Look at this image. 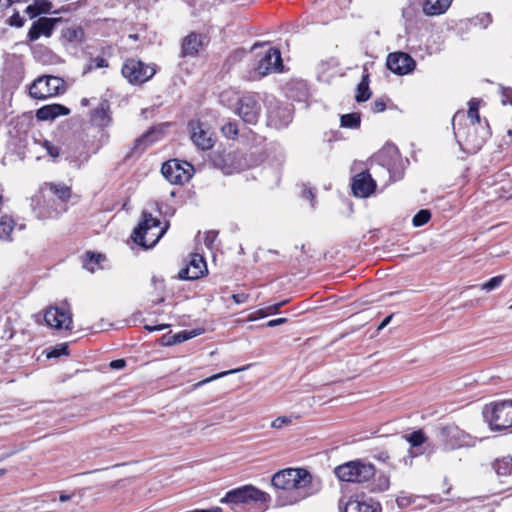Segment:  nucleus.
Listing matches in <instances>:
<instances>
[{
    "label": "nucleus",
    "instance_id": "obj_1",
    "mask_svg": "<svg viewBox=\"0 0 512 512\" xmlns=\"http://www.w3.org/2000/svg\"><path fill=\"white\" fill-rule=\"evenodd\" d=\"M464 121H466L464 111H457L452 119L455 137L463 150L468 153H476L489 136V126L486 121L485 123L463 124Z\"/></svg>",
    "mask_w": 512,
    "mask_h": 512
},
{
    "label": "nucleus",
    "instance_id": "obj_2",
    "mask_svg": "<svg viewBox=\"0 0 512 512\" xmlns=\"http://www.w3.org/2000/svg\"><path fill=\"white\" fill-rule=\"evenodd\" d=\"M168 229V223L163 224L160 218L144 210L138 226L133 230L131 239L145 249L154 247Z\"/></svg>",
    "mask_w": 512,
    "mask_h": 512
},
{
    "label": "nucleus",
    "instance_id": "obj_3",
    "mask_svg": "<svg viewBox=\"0 0 512 512\" xmlns=\"http://www.w3.org/2000/svg\"><path fill=\"white\" fill-rule=\"evenodd\" d=\"M483 417L492 431L512 430V399L496 400L486 404Z\"/></svg>",
    "mask_w": 512,
    "mask_h": 512
},
{
    "label": "nucleus",
    "instance_id": "obj_4",
    "mask_svg": "<svg viewBox=\"0 0 512 512\" xmlns=\"http://www.w3.org/2000/svg\"><path fill=\"white\" fill-rule=\"evenodd\" d=\"M333 472L341 482L363 484L375 476L376 468L370 462L355 459L336 466Z\"/></svg>",
    "mask_w": 512,
    "mask_h": 512
},
{
    "label": "nucleus",
    "instance_id": "obj_5",
    "mask_svg": "<svg viewBox=\"0 0 512 512\" xmlns=\"http://www.w3.org/2000/svg\"><path fill=\"white\" fill-rule=\"evenodd\" d=\"M45 189L49 190L56 199H50L47 204L40 206L39 215L42 218H58L67 211V203L72 196V189L64 183L55 184L52 182H45L41 191Z\"/></svg>",
    "mask_w": 512,
    "mask_h": 512
},
{
    "label": "nucleus",
    "instance_id": "obj_6",
    "mask_svg": "<svg viewBox=\"0 0 512 512\" xmlns=\"http://www.w3.org/2000/svg\"><path fill=\"white\" fill-rule=\"evenodd\" d=\"M271 483L277 489L299 491L312 484V475L304 468H286L276 472Z\"/></svg>",
    "mask_w": 512,
    "mask_h": 512
},
{
    "label": "nucleus",
    "instance_id": "obj_7",
    "mask_svg": "<svg viewBox=\"0 0 512 512\" xmlns=\"http://www.w3.org/2000/svg\"><path fill=\"white\" fill-rule=\"evenodd\" d=\"M121 74L129 84L139 86L148 82L156 74V66L131 57L124 60Z\"/></svg>",
    "mask_w": 512,
    "mask_h": 512
},
{
    "label": "nucleus",
    "instance_id": "obj_8",
    "mask_svg": "<svg viewBox=\"0 0 512 512\" xmlns=\"http://www.w3.org/2000/svg\"><path fill=\"white\" fill-rule=\"evenodd\" d=\"M187 131L191 142L198 150L208 151L214 147L216 137L208 122L192 118L187 122Z\"/></svg>",
    "mask_w": 512,
    "mask_h": 512
},
{
    "label": "nucleus",
    "instance_id": "obj_9",
    "mask_svg": "<svg viewBox=\"0 0 512 512\" xmlns=\"http://www.w3.org/2000/svg\"><path fill=\"white\" fill-rule=\"evenodd\" d=\"M65 81L56 76L44 75L35 79L29 86V95L33 99L46 100L63 93Z\"/></svg>",
    "mask_w": 512,
    "mask_h": 512
},
{
    "label": "nucleus",
    "instance_id": "obj_10",
    "mask_svg": "<svg viewBox=\"0 0 512 512\" xmlns=\"http://www.w3.org/2000/svg\"><path fill=\"white\" fill-rule=\"evenodd\" d=\"M193 166L178 159H170L162 164L161 173L170 183L183 185L188 182L193 175Z\"/></svg>",
    "mask_w": 512,
    "mask_h": 512
},
{
    "label": "nucleus",
    "instance_id": "obj_11",
    "mask_svg": "<svg viewBox=\"0 0 512 512\" xmlns=\"http://www.w3.org/2000/svg\"><path fill=\"white\" fill-rule=\"evenodd\" d=\"M401 154L398 148L393 144L384 145L372 158L373 163L385 168L389 173V179H395L401 166Z\"/></svg>",
    "mask_w": 512,
    "mask_h": 512
},
{
    "label": "nucleus",
    "instance_id": "obj_12",
    "mask_svg": "<svg viewBox=\"0 0 512 512\" xmlns=\"http://www.w3.org/2000/svg\"><path fill=\"white\" fill-rule=\"evenodd\" d=\"M261 110L259 95L257 93H247L237 102L236 113L246 124H257Z\"/></svg>",
    "mask_w": 512,
    "mask_h": 512
},
{
    "label": "nucleus",
    "instance_id": "obj_13",
    "mask_svg": "<svg viewBox=\"0 0 512 512\" xmlns=\"http://www.w3.org/2000/svg\"><path fill=\"white\" fill-rule=\"evenodd\" d=\"M267 494L251 485L235 488L226 493L221 503L245 504L251 501L264 502Z\"/></svg>",
    "mask_w": 512,
    "mask_h": 512
},
{
    "label": "nucleus",
    "instance_id": "obj_14",
    "mask_svg": "<svg viewBox=\"0 0 512 512\" xmlns=\"http://www.w3.org/2000/svg\"><path fill=\"white\" fill-rule=\"evenodd\" d=\"M88 123L99 131H104L112 125L113 112L108 99H100L97 105L89 110Z\"/></svg>",
    "mask_w": 512,
    "mask_h": 512
},
{
    "label": "nucleus",
    "instance_id": "obj_15",
    "mask_svg": "<svg viewBox=\"0 0 512 512\" xmlns=\"http://www.w3.org/2000/svg\"><path fill=\"white\" fill-rule=\"evenodd\" d=\"M339 509L341 512H381L380 502L365 495L351 496L347 501L340 500Z\"/></svg>",
    "mask_w": 512,
    "mask_h": 512
},
{
    "label": "nucleus",
    "instance_id": "obj_16",
    "mask_svg": "<svg viewBox=\"0 0 512 512\" xmlns=\"http://www.w3.org/2000/svg\"><path fill=\"white\" fill-rule=\"evenodd\" d=\"M44 321L54 329H71L72 315L66 308L50 306L45 310Z\"/></svg>",
    "mask_w": 512,
    "mask_h": 512
},
{
    "label": "nucleus",
    "instance_id": "obj_17",
    "mask_svg": "<svg viewBox=\"0 0 512 512\" xmlns=\"http://www.w3.org/2000/svg\"><path fill=\"white\" fill-rule=\"evenodd\" d=\"M386 66L397 75H405L415 69L416 62L408 53L399 51L388 54Z\"/></svg>",
    "mask_w": 512,
    "mask_h": 512
},
{
    "label": "nucleus",
    "instance_id": "obj_18",
    "mask_svg": "<svg viewBox=\"0 0 512 512\" xmlns=\"http://www.w3.org/2000/svg\"><path fill=\"white\" fill-rule=\"evenodd\" d=\"M376 181L368 170L357 173L351 181L353 195L359 198H367L376 190Z\"/></svg>",
    "mask_w": 512,
    "mask_h": 512
},
{
    "label": "nucleus",
    "instance_id": "obj_19",
    "mask_svg": "<svg viewBox=\"0 0 512 512\" xmlns=\"http://www.w3.org/2000/svg\"><path fill=\"white\" fill-rule=\"evenodd\" d=\"M59 22H61V18L39 17L32 23L27 33L28 40L33 42L40 37H51Z\"/></svg>",
    "mask_w": 512,
    "mask_h": 512
},
{
    "label": "nucleus",
    "instance_id": "obj_20",
    "mask_svg": "<svg viewBox=\"0 0 512 512\" xmlns=\"http://www.w3.org/2000/svg\"><path fill=\"white\" fill-rule=\"evenodd\" d=\"M207 37L204 34L190 32L181 41L180 57L182 58H196L200 51L206 44Z\"/></svg>",
    "mask_w": 512,
    "mask_h": 512
},
{
    "label": "nucleus",
    "instance_id": "obj_21",
    "mask_svg": "<svg viewBox=\"0 0 512 512\" xmlns=\"http://www.w3.org/2000/svg\"><path fill=\"white\" fill-rule=\"evenodd\" d=\"M282 68L283 61L280 50L277 48H270L259 60L256 71L260 75L265 76L271 72L281 71Z\"/></svg>",
    "mask_w": 512,
    "mask_h": 512
},
{
    "label": "nucleus",
    "instance_id": "obj_22",
    "mask_svg": "<svg viewBox=\"0 0 512 512\" xmlns=\"http://www.w3.org/2000/svg\"><path fill=\"white\" fill-rule=\"evenodd\" d=\"M206 272L207 266L204 257L194 253L191 254L187 265L179 271L178 276L182 280H196L204 276Z\"/></svg>",
    "mask_w": 512,
    "mask_h": 512
},
{
    "label": "nucleus",
    "instance_id": "obj_23",
    "mask_svg": "<svg viewBox=\"0 0 512 512\" xmlns=\"http://www.w3.org/2000/svg\"><path fill=\"white\" fill-rule=\"evenodd\" d=\"M211 162L225 174H232L239 169L236 165V155L233 153L216 152L212 155Z\"/></svg>",
    "mask_w": 512,
    "mask_h": 512
},
{
    "label": "nucleus",
    "instance_id": "obj_24",
    "mask_svg": "<svg viewBox=\"0 0 512 512\" xmlns=\"http://www.w3.org/2000/svg\"><path fill=\"white\" fill-rule=\"evenodd\" d=\"M421 10L426 16H440L447 12L453 0H418Z\"/></svg>",
    "mask_w": 512,
    "mask_h": 512
},
{
    "label": "nucleus",
    "instance_id": "obj_25",
    "mask_svg": "<svg viewBox=\"0 0 512 512\" xmlns=\"http://www.w3.org/2000/svg\"><path fill=\"white\" fill-rule=\"evenodd\" d=\"M69 114L70 109L68 107L54 103L39 108L36 112V117L39 120H53L59 116H67Z\"/></svg>",
    "mask_w": 512,
    "mask_h": 512
},
{
    "label": "nucleus",
    "instance_id": "obj_26",
    "mask_svg": "<svg viewBox=\"0 0 512 512\" xmlns=\"http://www.w3.org/2000/svg\"><path fill=\"white\" fill-rule=\"evenodd\" d=\"M155 134V130L153 128L146 131L144 134L135 139L133 146L127 154V157L139 156L145 152V150L152 143L156 141V139L152 138Z\"/></svg>",
    "mask_w": 512,
    "mask_h": 512
},
{
    "label": "nucleus",
    "instance_id": "obj_27",
    "mask_svg": "<svg viewBox=\"0 0 512 512\" xmlns=\"http://www.w3.org/2000/svg\"><path fill=\"white\" fill-rule=\"evenodd\" d=\"M440 435L446 446L455 448L461 445L460 438L463 435V431L454 424H448L441 428Z\"/></svg>",
    "mask_w": 512,
    "mask_h": 512
},
{
    "label": "nucleus",
    "instance_id": "obj_28",
    "mask_svg": "<svg viewBox=\"0 0 512 512\" xmlns=\"http://www.w3.org/2000/svg\"><path fill=\"white\" fill-rule=\"evenodd\" d=\"M370 74L367 68L364 67L363 75L360 82L357 85L355 100L358 103L365 102L371 97V91L369 88Z\"/></svg>",
    "mask_w": 512,
    "mask_h": 512
},
{
    "label": "nucleus",
    "instance_id": "obj_29",
    "mask_svg": "<svg viewBox=\"0 0 512 512\" xmlns=\"http://www.w3.org/2000/svg\"><path fill=\"white\" fill-rule=\"evenodd\" d=\"M52 9V3L49 0H35L32 4L26 8V13L33 19L41 14L50 13Z\"/></svg>",
    "mask_w": 512,
    "mask_h": 512
},
{
    "label": "nucleus",
    "instance_id": "obj_30",
    "mask_svg": "<svg viewBox=\"0 0 512 512\" xmlns=\"http://www.w3.org/2000/svg\"><path fill=\"white\" fill-rule=\"evenodd\" d=\"M106 260L105 255L101 253H96L92 251H87L83 255V266L90 272H94L95 270L101 268L102 262Z\"/></svg>",
    "mask_w": 512,
    "mask_h": 512
},
{
    "label": "nucleus",
    "instance_id": "obj_31",
    "mask_svg": "<svg viewBox=\"0 0 512 512\" xmlns=\"http://www.w3.org/2000/svg\"><path fill=\"white\" fill-rule=\"evenodd\" d=\"M340 125L343 128L358 129L361 125V114L359 112H353L342 115Z\"/></svg>",
    "mask_w": 512,
    "mask_h": 512
},
{
    "label": "nucleus",
    "instance_id": "obj_32",
    "mask_svg": "<svg viewBox=\"0 0 512 512\" xmlns=\"http://www.w3.org/2000/svg\"><path fill=\"white\" fill-rule=\"evenodd\" d=\"M15 221L12 217L7 215L0 218V238L3 240H10L11 233L14 229Z\"/></svg>",
    "mask_w": 512,
    "mask_h": 512
},
{
    "label": "nucleus",
    "instance_id": "obj_33",
    "mask_svg": "<svg viewBox=\"0 0 512 512\" xmlns=\"http://www.w3.org/2000/svg\"><path fill=\"white\" fill-rule=\"evenodd\" d=\"M468 104H469V108L467 111V118L469 119L468 123H482L480 114H479L480 100L476 99V98H472Z\"/></svg>",
    "mask_w": 512,
    "mask_h": 512
},
{
    "label": "nucleus",
    "instance_id": "obj_34",
    "mask_svg": "<svg viewBox=\"0 0 512 512\" xmlns=\"http://www.w3.org/2000/svg\"><path fill=\"white\" fill-rule=\"evenodd\" d=\"M221 132L224 137L235 140L239 135L238 125L235 121H229L221 127Z\"/></svg>",
    "mask_w": 512,
    "mask_h": 512
},
{
    "label": "nucleus",
    "instance_id": "obj_35",
    "mask_svg": "<svg viewBox=\"0 0 512 512\" xmlns=\"http://www.w3.org/2000/svg\"><path fill=\"white\" fill-rule=\"evenodd\" d=\"M431 219V212L428 209H422L418 211L413 219L412 224L414 227H421L427 224Z\"/></svg>",
    "mask_w": 512,
    "mask_h": 512
},
{
    "label": "nucleus",
    "instance_id": "obj_36",
    "mask_svg": "<svg viewBox=\"0 0 512 512\" xmlns=\"http://www.w3.org/2000/svg\"><path fill=\"white\" fill-rule=\"evenodd\" d=\"M504 278H505V275L494 276V277L490 278L488 281H486L485 283H483L481 285V289L488 291V292L492 291V290L498 288L499 286H501Z\"/></svg>",
    "mask_w": 512,
    "mask_h": 512
},
{
    "label": "nucleus",
    "instance_id": "obj_37",
    "mask_svg": "<svg viewBox=\"0 0 512 512\" xmlns=\"http://www.w3.org/2000/svg\"><path fill=\"white\" fill-rule=\"evenodd\" d=\"M427 440L425 433L422 430L412 432L408 437V442L413 447H418L424 444Z\"/></svg>",
    "mask_w": 512,
    "mask_h": 512
},
{
    "label": "nucleus",
    "instance_id": "obj_38",
    "mask_svg": "<svg viewBox=\"0 0 512 512\" xmlns=\"http://www.w3.org/2000/svg\"><path fill=\"white\" fill-rule=\"evenodd\" d=\"M41 146L45 149L47 155L51 158H57L60 155V147L49 140H43Z\"/></svg>",
    "mask_w": 512,
    "mask_h": 512
},
{
    "label": "nucleus",
    "instance_id": "obj_39",
    "mask_svg": "<svg viewBox=\"0 0 512 512\" xmlns=\"http://www.w3.org/2000/svg\"><path fill=\"white\" fill-rule=\"evenodd\" d=\"M68 345L66 343L59 344L53 347L50 351L47 352V358H57L62 355H68Z\"/></svg>",
    "mask_w": 512,
    "mask_h": 512
},
{
    "label": "nucleus",
    "instance_id": "obj_40",
    "mask_svg": "<svg viewBox=\"0 0 512 512\" xmlns=\"http://www.w3.org/2000/svg\"><path fill=\"white\" fill-rule=\"evenodd\" d=\"M286 303H287V301H282V302L273 304L271 306H268L266 308L259 309L257 311V314H259L260 317H265L270 314H276L279 312V309Z\"/></svg>",
    "mask_w": 512,
    "mask_h": 512
},
{
    "label": "nucleus",
    "instance_id": "obj_41",
    "mask_svg": "<svg viewBox=\"0 0 512 512\" xmlns=\"http://www.w3.org/2000/svg\"><path fill=\"white\" fill-rule=\"evenodd\" d=\"M107 67H109V63L104 57L97 56L90 60L89 69H99Z\"/></svg>",
    "mask_w": 512,
    "mask_h": 512
},
{
    "label": "nucleus",
    "instance_id": "obj_42",
    "mask_svg": "<svg viewBox=\"0 0 512 512\" xmlns=\"http://www.w3.org/2000/svg\"><path fill=\"white\" fill-rule=\"evenodd\" d=\"M240 370H241V369H232V370H230V371L220 372V373H218V374L212 375V376H210V377H208V378H206V379H204V380L200 381V382H199V383H197L195 386H196V387L201 386V385H203V384H206V383H209V382L214 381V380H216V379H219V378H221V377H224V376H226V375H228V374L236 373V372H238V371H240Z\"/></svg>",
    "mask_w": 512,
    "mask_h": 512
},
{
    "label": "nucleus",
    "instance_id": "obj_43",
    "mask_svg": "<svg viewBox=\"0 0 512 512\" xmlns=\"http://www.w3.org/2000/svg\"><path fill=\"white\" fill-rule=\"evenodd\" d=\"M292 423L291 417L288 416H280L274 419L271 423V427L280 429L284 426H287Z\"/></svg>",
    "mask_w": 512,
    "mask_h": 512
},
{
    "label": "nucleus",
    "instance_id": "obj_44",
    "mask_svg": "<svg viewBox=\"0 0 512 512\" xmlns=\"http://www.w3.org/2000/svg\"><path fill=\"white\" fill-rule=\"evenodd\" d=\"M386 102L383 100V99H376L372 104H371V110L373 113H380V112H383L386 110Z\"/></svg>",
    "mask_w": 512,
    "mask_h": 512
},
{
    "label": "nucleus",
    "instance_id": "obj_45",
    "mask_svg": "<svg viewBox=\"0 0 512 512\" xmlns=\"http://www.w3.org/2000/svg\"><path fill=\"white\" fill-rule=\"evenodd\" d=\"M8 23L10 26L20 28L24 25L25 20L19 15L18 12H16L9 18Z\"/></svg>",
    "mask_w": 512,
    "mask_h": 512
},
{
    "label": "nucleus",
    "instance_id": "obj_46",
    "mask_svg": "<svg viewBox=\"0 0 512 512\" xmlns=\"http://www.w3.org/2000/svg\"><path fill=\"white\" fill-rule=\"evenodd\" d=\"M378 488L379 490L381 491H386L389 489V486H390V479H389V476L387 475H380L378 477Z\"/></svg>",
    "mask_w": 512,
    "mask_h": 512
},
{
    "label": "nucleus",
    "instance_id": "obj_47",
    "mask_svg": "<svg viewBox=\"0 0 512 512\" xmlns=\"http://www.w3.org/2000/svg\"><path fill=\"white\" fill-rule=\"evenodd\" d=\"M502 103L512 105V88H504L502 91Z\"/></svg>",
    "mask_w": 512,
    "mask_h": 512
},
{
    "label": "nucleus",
    "instance_id": "obj_48",
    "mask_svg": "<svg viewBox=\"0 0 512 512\" xmlns=\"http://www.w3.org/2000/svg\"><path fill=\"white\" fill-rule=\"evenodd\" d=\"M232 299L236 304H243L248 301L249 294L241 292L232 295Z\"/></svg>",
    "mask_w": 512,
    "mask_h": 512
},
{
    "label": "nucleus",
    "instance_id": "obj_49",
    "mask_svg": "<svg viewBox=\"0 0 512 512\" xmlns=\"http://www.w3.org/2000/svg\"><path fill=\"white\" fill-rule=\"evenodd\" d=\"M169 327V324L144 325V329L148 332L161 331Z\"/></svg>",
    "mask_w": 512,
    "mask_h": 512
},
{
    "label": "nucleus",
    "instance_id": "obj_50",
    "mask_svg": "<svg viewBox=\"0 0 512 512\" xmlns=\"http://www.w3.org/2000/svg\"><path fill=\"white\" fill-rule=\"evenodd\" d=\"M126 366V361L124 359H116L110 362L109 367L111 369H122Z\"/></svg>",
    "mask_w": 512,
    "mask_h": 512
},
{
    "label": "nucleus",
    "instance_id": "obj_51",
    "mask_svg": "<svg viewBox=\"0 0 512 512\" xmlns=\"http://www.w3.org/2000/svg\"><path fill=\"white\" fill-rule=\"evenodd\" d=\"M374 458L380 462L388 463L390 460V455L387 451H379L377 454L374 455Z\"/></svg>",
    "mask_w": 512,
    "mask_h": 512
},
{
    "label": "nucleus",
    "instance_id": "obj_52",
    "mask_svg": "<svg viewBox=\"0 0 512 512\" xmlns=\"http://www.w3.org/2000/svg\"><path fill=\"white\" fill-rule=\"evenodd\" d=\"M396 503L399 507H406L412 503V500L410 497H398L396 499Z\"/></svg>",
    "mask_w": 512,
    "mask_h": 512
},
{
    "label": "nucleus",
    "instance_id": "obj_53",
    "mask_svg": "<svg viewBox=\"0 0 512 512\" xmlns=\"http://www.w3.org/2000/svg\"><path fill=\"white\" fill-rule=\"evenodd\" d=\"M288 321L287 318H277V319H272L270 321L267 322V326L268 327H275V326H278V325H281V324H284Z\"/></svg>",
    "mask_w": 512,
    "mask_h": 512
},
{
    "label": "nucleus",
    "instance_id": "obj_54",
    "mask_svg": "<svg viewBox=\"0 0 512 512\" xmlns=\"http://www.w3.org/2000/svg\"><path fill=\"white\" fill-rule=\"evenodd\" d=\"M305 197L307 199H309L311 204H312V206H314L315 193L313 192V190L309 189V190L305 191Z\"/></svg>",
    "mask_w": 512,
    "mask_h": 512
},
{
    "label": "nucleus",
    "instance_id": "obj_55",
    "mask_svg": "<svg viewBox=\"0 0 512 512\" xmlns=\"http://www.w3.org/2000/svg\"><path fill=\"white\" fill-rule=\"evenodd\" d=\"M13 0H0V7L1 8H8L13 4Z\"/></svg>",
    "mask_w": 512,
    "mask_h": 512
},
{
    "label": "nucleus",
    "instance_id": "obj_56",
    "mask_svg": "<svg viewBox=\"0 0 512 512\" xmlns=\"http://www.w3.org/2000/svg\"><path fill=\"white\" fill-rule=\"evenodd\" d=\"M78 31L76 29H69L67 32V37L69 40L76 38Z\"/></svg>",
    "mask_w": 512,
    "mask_h": 512
},
{
    "label": "nucleus",
    "instance_id": "obj_57",
    "mask_svg": "<svg viewBox=\"0 0 512 512\" xmlns=\"http://www.w3.org/2000/svg\"><path fill=\"white\" fill-rule=\"evenodd\" d=\"M392 315L387 316L379 325L378 329L384 328L391 321Z\"/></svg>",
    "mask_w": 512,
    "mask_h": 512
},
{
    "label": "nucleus",
    "instance_id": "obj_58",
    "mask_svg": "<svg viewBox=\"0 0 512 512\" xmlns=\"http://www.w3.org/2000/svg\"><path fill=\"white\" fill-rule=\"evenodd\" d=\"M185 339H186V337H181V335L178 334V335L174 336V341H168L167 344L171 345L173 343L181 342Z\"/></svg>",
    "mask_w": 512,
    "mask_h": 512
},
{
    "label": "nucleus",
    "instance_id": "obj_59",
    "mask_svg": "<svg viewBox=\"0 0 512 512\" xmlns=\"http://www.w3.org/2000/svg\"><path fill=\"white\" fill-rule=\"evenodd\" d=\"M80 104L82 107H88L90 105V99L84 97L81 99Z\"/></svg>",
    "mask_w": 512,
    "mask_h": 512
},
{
    "label": "nucleus",
    "instance_id": "obj_60",
    "mask_svg": "<svg viewBox=\"0 0 512 512\" xmlns=\"http://www.w3.org/2000/svg\"><path fill=\"white\" fill-rule=\"evenodd\" d=\"M59 500H60L61 502H66V501L70 500V496H69V495L62 494V495H60Z\"/></svg>",
    "mask_w": 512,
    "mask_h": 512
},
{
    "label": "nucleus",
    "instance_id": "obj_61",
    "mask_svg": "<svg viewBox=\"0 0 512 512\" xmlns=\"http://www.w3.org/2000/svg\"><path fill=\"white\" fill-rule=\"evenodd\" d=\"M6 473H7V469H5V468H0V478H1L2 476H4Z\"/></svg>",
    "mask_w": 512,
    "mask_h": 512
},
{
    "label": "nucleus",
    "instance_id": "obj_62",
    "mask_svg": "<svg viewBox=\"0 0 512 512\" xmlns=\"http://www.w3.org/2000/svg\"><path fill=\"white\" fill-rule=\"evenodd\" d=\"M511 308H512V305H511Z\"/></svg>",
    "mask_w": 512,
    "mask_h": 512
}]
</instances>
